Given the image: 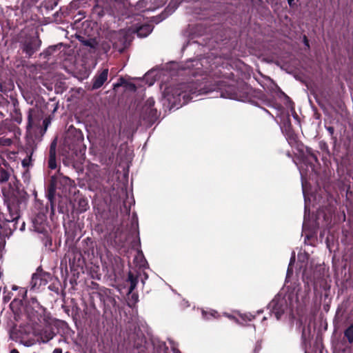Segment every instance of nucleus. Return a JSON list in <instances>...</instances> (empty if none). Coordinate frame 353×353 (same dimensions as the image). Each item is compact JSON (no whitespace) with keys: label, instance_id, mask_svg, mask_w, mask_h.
<instances>
[{"label":"nucleus","instance_id":"1","mask_svg":"<svg viewBox=\"0 0 353 353\" xmlns=\"http://www.w3.org/2000/svg\"><path fill=\"white\" fill-rule=\"evenodd\" d=\"M72 185L73 181L61 174L51 176L47 190V196L50 204L52 214L54 215L55 213V195L57 194L59 196H66Z\"/></svg>","mask_w":353,"mask_h":353},{"label":"nucleus","instance_id":"2","mask_svg":"<svg viewBox=\"0 0 353 353\" xmlns=\"http://www.w3.org/2000/svg\"><path fill=\"white\" fill-rule=\"evenodd\" d=\"M83 141L84 137L82 132L73 126H70L64 139V148L68 153L70 152L71 155L78 156L79 154L84 152L86 150Z\"/></svg>","mask_w":353,"mask_h":353},{"label":"nucleus","instance_id":"3","mask_svg":"<svg viewBox=\"0 0 353 353\" xmlns=\"http://www.w3.org/2000/svg\"><path fill=\"white\" fill-rule=\"evenodd\" d=\"M210 91V90H206L205 88H199L195 82L191 81L178 85L174 89L173 94L179 97V101H181V98H182L183 101L182 104L185 105L193 99V95L198 96L208 93Z\"/></svg>","mask_w":353,"mask_h":353},{"label":"nucleus","instance_id":"4","mask_svg":"<svg viewBox=\"0 0 353 353\" xmlns=\"http://www.w3.org/2000/svg\"><path fill=\"white\" fill-rule=\"evenodd\" d=\"M302 161L304 164L311 168L312 172L315 171L316 165H319L317 154L318 151H314L312 148L305 146L299 149Z\"/></svg>","mask_w":353,"mask_h":353},{"label":"nucleus","instance_id":"5","mask_svg":"<svg viewBox=\"0 0 353 353\" xmlns=\"http://www.w3.org/2000/svg\"><path fill=\"white\" fill-rule=\"evenodd\" d=\"M154 104L155 101L153 98H149L145 102L141 110V117L144 120H148L150 122H154L157 120L158 112L154 108Z\"/></svg>","mask_w":353,"mask_h":353},{"label":"nucleus","instance_id":"6","mask_svg":"<svg viewBox=\"0 0 353 353\" xmlns=\"http://www.w3.org/2000/svg\"><path fill=\"white\" fill-rule=\"evenodd\" d=\"M51 279V274L38 268L32 274L30 285L31 289H39L41 286L46 285Z\"/></svg>","mask_w":353,"mask_h":353},{"label":"nucleus","instance_id":"7","mask_svg":"<svg viewBox=\"0 0 353 353\" xmlns=\"http://www.w3.org/2000/svg\"><path fill=\"white\" fill-rule=\"evenodd\" d=\"M165 0H140L136 6L135 10L139 12L154 11L162 6Z\"/></svg>","mask_w":353,"mask_h":353},{"label":"nucleus","instance_id":"8","mask_svg":"<svg viewBox=\"0 0 353 353\" xmlns=\"http://www.w3.org/2000/svg\"><path fill=\"white\" fill-rule=\"evenodd\" d=\"M41 45V41L37 37H30L26 39L23 43L22 50L28 58L31 57L37 51L39 50Z\"/></svg>","mask_w":353,"mask_h":353},{"label":"nucleus","instance_id":"9","mask_svg":"<svg viewBox=\"0 0 353 353\" xmlns=\"http://www.w3.org/2000/svg\"><path fill=\"white\" fill-rule=\"evenodd\" d=\"M92 13L99 18H101L105 14H113V10L110 7V3L106 0H96V4L92 8Z\"/></svg>","mask_w":353,"mask_h":353},{"label":"nucleus","instance_id":"10","mask_svg":"<svg viewBox=\"0 0 353 353\" xmlns=\"http://www.w3.org/2000/svg\"><path fill=\"white\" fill-rule=\"evenodd\" d=\"M181 2V0H171L165 9L159 15L154 17L152 21L157 23L164 20L175 11Z\"/></svg>","mask_w":353,"mask_h":353},{"label":"nucleus","instance_id":"11","mask_svg":"<svg viewBox=\"0 0 353 353\" xmlns=\"http://www.w3.org/2000/svg\"><path fill=\"white\" fill-rule=\"evenodd\" d=\"M271 312L277 320L280 319L287 309L285 300H272L270 303Z\"/></svg>","mask_w":353,"mask_h":353},{"label":"nucleus","instance_id":"12","mask_svg":"<svg viewBox=\"0 0 353 353\" xmlns=\"http://www.w3.org/2000/svg\"><path fill=\"white\" fill-rule=\"evenodd\" d=\"M57 139L55 138L50 143L49 148L48 157V167L51 170H54L57 167Z\"/></svg>","mask_w":353,"mask_h":353},{"label":"nucleus","instance_id":"13","mask_svg":"<svg viewBox=\"0 0 353 353\" xmlns=\"http://www.w3.org/2000/svg\"><path fill=\"white\" fill-rule=\"evenodd\" d=\"M108 76V69L104 68L101 72L95 74L92 79V89L97 90L100 88L107 81Z\"/></svg>","mask_w":353,"mask_h":353},{"label":"nucleus","instance_id":"14","mask_svg":"<svg viewBox=\"0 0 353 353\" xmlns=\"http://www.w3.org/2000/svg\"><path fill=\"white\" fill-rule=\"evenodd\" d=\"M285 137L291 147L296 148L297 150L303 147V145L299 142L297 135L290 128L285 130Z\"/></svg>","mask_w":353,"mask_h":353},{"label":"nucleus","instance_id":"15","mask_svg":"<svg viewBox=\"0 0 353 353\" xmlns=\"http://www.w3.org/2000/svg\"><path fill=\"white\" fill-rule=\"evenodd\" d=\"M46 215L43 212L39 213L34 219L33 223L35 230L39 232L42 233L45 230L44 225L45 222L46 221Z\"/></svg>","mask_w":353,"mask_h":353},{"label":"nucleus","instance_id":"16","mask_svg":"<svg viewBox=\"0 0 353 353\" xmlns=\"http://www.w3.org/2000/svg\"><path fill=\"white\" fill-rule=\"evenodd\" d=\"M154 26L152 24L145 23L136 28L135 32L137 36L143 38L148 36L153 30Z\"/></svg>","mask_w":353,"mask_h":353},{"label":"nucleus","instance_id":"17","mask_svg":"<svg viewBox=\"0 0 353 353\" xmlns=\"http://www.w3.org/2000/svg\"><path fill=\"white\" fill-rule=\"evenodd\" d=\"M39 121V117L37 114V112L34 108H29L28 112V123H27V130L32 129L35 125L36 122Z\"/></svg>","mask_w":353,"mask_h":353},{"label":"nucleus","instance_id":"18","mask_svg":"<svg viewBox=\"0 0 353 353\" xmlns=\"http://www.w3.org/2000/svg\"><path fill=\"white\" fill-rule=\"evenodd\" d=\"M139 275L137 273L135 274L132 271H130L128 272L127 281L130 284L129 289H128L129 293H132L136 288L137 283L139 282Z\"/></svg>","mask_w":353,"mask_h":353},{"label":"nucleus","instance_id":"19","mask_svg":"<svg viewBox=\"0 0 353 353\" xmlns=\"http://www.w3.org/2000/svg\"><path fill=\"white\" fill-rule=\"evenodd\" d=\"M55 334L50 327L44 328L40 331V339L43 343H47L54 336Z\"/></svg>","mask_w":353,"mask_h":353},{"label":"nucleus","instance_id":"20","mask_svg":"<svg viewBox=\"0 0 353 353\" xmlns=\"http://www.w3.org/2000/svg\"><path fill=\"white\" fill-rule=\"evenodd\" d=\"M221 96L222 97L235 99L238 97V94L236 91V88L234 86L228 85L227 86L224 92L221 91Z\"/></svg>","mask_w":353,"mask_h":353},{"label":"nucleus","instance_id":"21","mask_svg":"<svg viewBox=\"0 0 353 353\" xmlns=\"http://www.w3.org/2000/svg\"><path fill=\"white\" fill-rule=\"evenodd\" d=\"M343 334V340H346L350 345L353 344V323L345 329Z\"/></svg>","mask_w":353,"mask_h":353},{"label":"nucleus","instance_id":"22","mask_svg":"<svg viewBox=\"0 0 353 353\" xmlns=\"http://www.w3.org/2000/svg\"><path fill=\"white\" fill-rule=\"evenodd\" d=\"M119 39L123 44V47L119 51L123 52L125 48H127L130 46L131 40L129 34L125 32L120 34Z\"/></svg>","mask_w":353,"mask_h":353},{"label":"nucleus","instance_id":"23","mask_svg":"<svg viewBox=\"0 0 353 353\" xmlns=\"http://www.w3.org/2000/svg\"><path fill=\"white\" fill-rule=\"evenodd\" d=\"M154 351L157 353H167L168 347L165 342H158L154 344Z\"/></svg>","mask_w":353,"mask_h":353},{"label":"nucleus","instance_id":"24","mask_svg":"<svg viewBox=\"0 0 353 353\" xmlns=\"http://www.w3.org/2000/svg\"><path fill=\"white\" fill-rule=\"evenodd\" d=\"M83 46L90 47L91 48H95L97 46V42L95 39H79Z\"/></svg>","mask_w":353,"mask_h":353},{"label":"nucleus","instance_id":"25","mask_svg":"<svg viewBox=\"0 0 353 353\" xmlns=\"http://www.w3.org/2000/svg\"><path fill=\"white\" fill-rule=\"evenodd\" d=\"M10 211V219H8V221H17V220L20 218L19 211L15 208L12 210L11 207H8Z\"/></svg>","mask_w":353,"mask_h":353},{"label":"nucleus","instance_id":"26","mask_svg":"<svg viewBox=\"0 0 353 353\" xmlns=\"http://www.w3.org/2000/svg\"><path fill=\"white\" fill-rule=\"evenodd\" d=\"M78 205L79 208V211L81 212H85L88 208V203L87 199L84 198H81L78 201Z\"/></svg>","mask_w":353,"mask_h":353},{"label":"nucleus","instance_id":"27","mask_svg":"<svg viewBox=\"0 0 353 353\" xmlns=\"http://www.w3.org/2000/svg\"><path fill=\"white\" fill-rule=\"evenodd\" d=\"M10 174L9 172L3 168H1L0 170V181L3 183L6 182L9 180Z\"/></svg>","mask_w":353,"mask_h":353},{"label":"nucleus","instance_id":"28","mask_svg":"<svg viewBox=\"0 0 353 353\" xmlns=\"http://www.w3.org/2000/svg\"><path fill=\"white\" fill-rule=\"evenodd\" d=\"M30 307H27V313H28V317L31 321L36 323L37 320L38 321L39 320V314H37V311H36L35 312L34 311L30 312Z\"/></svg>","mask_w":353,"mask_h":353},{"label":"nucleus","instance_id":"29","mask_svg":"<svg viewBox=\"0 0 353 353\" xmlns=\"http://www.w3.org/2000/svg\"><path fill=\"white\" fill-rule=\"evenodd\" d=\"M57 50V46H52L48 47L46 50H45L41 55L43 56L44 58H47L48 57L50 56L54 52Z\"/></svg>","mask_w":353,"mask_h":353},{"label":"nucleus","instance_id":"30","mask_svg":"<svg viewBox=\"0 0 353 353\" xmlns=\"http://www.w3.org/2000/svg\"><path fill=\"white\" fill-rule=\"evenodd\" d=\"M12 119L17 123H21L22 121V114L19 110L15 109L14 114L12 115Z\"/></svg>","mask_w":353,"mask_h":353},{"label":"nucleus","instance_id":"31","mask_svg":"<svg viewBox=\"0 0 353 353\" xmlns=\"http://www.w3.org/2000/svg\"><path fill=\"white\" fill-rule=\"evenodd\" d=\"M30 304H31L32 310H34V308L41 309L42 306L40 305L36 297H32L30 300Z\"/></svg>","mask_w":353,"mask_h":353},{"label":"nucleus","instance_id":"32","mask_svg":"<svg viewBox=\"0 0 353 353\" xmlns=\"http://www.w3.org/2000/svg\"><path fill=\"white\" fill-rule=\"evenodd\" d=\"M327 131L329 132L330 135L331 136L332 139L333 140L334 143H335L336 142L337 138L335 137L334 134V128L333 126H327L325 127Z\"/></svg>","mask_w":353,"mask_h":353},{"label":"nucleus","instance_id":"33","mask_svg":"<svg viewBox=\"0 0 353 353\" xmlns=\"http://www.w3.org/2000/svg\"><path fill=\"white\" fill-rule=\"evenodd\" d=\"M114 134H112L110 139L112 145H117L118 143L120 136V132L117 134L115 130H114Z\"/></svg>","mask_w":353,"mask_h":353},{"label":"nucleus","instance_id":"34","mask_svg":"<svg viewBox=\"0 0 353 353\" xmlns=\"http://www.w3.org/2000/svg\"><path fill=\"white\" fill-rule=\"evenodd\" d=\"M51 117L50 116H49L48 117L46 118L43 121V132H45L48 128V126L49 124H50L51 123Z\"/></svg>","mask_w":353,"mask_h":353},{"label":"nucleus","instance_id":"35","mask_svg":"<svg viewBox=\"0 0 353 353\" xmlns=\"http://www.w3.org/2000/svg\"><path fill=\"white\" fill-rule=\"evenodd\" d=\"M126 83H127V81L125 80V79L123 77H121L119 79V82L114 85V88H117V87H119L121 85L125 86Z\"/></svg>","mask_w":353,"mask_h":353},{"label":"nucleus","instance_id":"36","mask_svg":"<svg viewBox=\"0 0 353 353\" xmlns=\"http://www.w3.org/2000/svg\"><path fill=\"white\" fill-rule=\"evenodd\" d=\"M125 87L131 91H136L137 90V87L135 84L133 83L127 82L125 84Z\"/></svg>","mask_w":353,"mask_h":353},{"label":"nucleus","instance_id":"37","mask_svg":"<svg viewBox=\"0 0 353 353\" xmlns=\"http://www.w3.org/2000/svg\"><path fill=\"white\" fill-rule=\"evenodd\" d=\"M106 301L110 302V303H111L113 306H114L117 303L115 299L111 296H107Z\"/></svg>","mask_w":353,"mask_h":353},{"label":"nucleus","instance_id":"38","mask_svg":"<svg viewBox=\"0 0 353 353\" xmlns=\"http://www.w3.org/2000/svg\"><path fill=\"white\" fill-rule=\"evenodd\" d=\"M303 41L304 45H305L307 48H310V43H309V40H308L307 37L305 35H304V36H303Z\"/></svg>","mask_w":353,"mask_h":353},{"label":"nucleus","instance_id":"39","mask_svg":"<svg viewBox=\"0 0 353 353\" xmlns=\"http://www.w3.org/2000/svg\"><path fill=\"white\" fill-rule=\"evenodd\" d=\"M302 339L303 341H306V335H305V326L303 327L302 329Z\"/></svg>","mask_w":353,"mask_h":353},{"label":"nucleus","instance_id":"40","mask_svg":"<svg viewBox=\"0 0 353 353\" xmlns=\"http://www.w3.org/2000/svg\"><path fill=\"white\" fill-rule=\"evenodd\" d=\"M287 1H288V3L290 7L292 8L294 6V5H295L294 0H287Z\"/></svg>","mask_w":353,"mask_h":353},{"label":"nucleus","instance_id":"41","mask_svg":"<svg viewBox=\"0 0 353 353\" xmlns=\"http://www.w3.org/2000/svg\"><path fill=\"white\" fill-rule=\"evenodd\" d=\"M52 353H62V349L59 347L55 348Z\"/></svg>","mask_w":353,"mask_h":353},{"label":"nucleus","instance_id":"42","mask_svg":"<svg viewBox=\"0 0 353 353\" xmlns=\"http://www.w3.org/2000/svg\"><path fill=\"white\" fill-rule=\"evenodd\" d=\"M49 243L50 245L52 244V239L51 238H49V237H47L46 238V245H47V243Z\"/></svg>","mask_w":353,"mask_h":353},{"label":"nucleus","instance_id":"43","mask_svg":"<svg viewBox=\"0 0 353 353\" xmlns=\"http://www.w3.org/2000/svg\"><path fill=\"white\" fill-rule=\"evenodd\" d=\"M58 211H59V213H63L64 212L63 207H61L60 205L58 206Z\"/></svg>","mask_w":353,"mask_h":353},{"label":"nucleus","instance_id":"44","mask_svg":"<svg viewBox=\"0 0 353 353\" xmlns=\"http://www.w3.org/2000/svg\"><path fill=\"white\" fill-rule=\"evenodd\" d=\"M172 351L174 353H181V352L178 349H176L175 347H172Z\"/></svg>","mask_w":353,"mask_h":353},{"label":"nucleus","instance_id":"45","mask_svg":"<svg viewBox=\"0 0 353 353\" xmlns=\"http://www.w3.org/2000/svg\"><path fill=\"white\" fill-rule=\"evenodd\" d=\"M10 353H19V352L18 351V350L17 349H12L11 351H10Z\"/></svg>","mask_w":353,"mask_h":353},{"label":"nucleus","instance_id":"46","mask_svg":"<svg viewBox=\"0 0 353 353\" xmlns=\"http://www.w3.org/2000/svg\"><path fill=\"white\" fill-rule=\"evenodd\" d=\"M223 82H222V81L219 82V83L217 85V86L219 87L218 88L219 89H221L220 86H223Z\"/></svg>","mask_w":353,"mask_h":353},{"label":"nucleus","instance_id":"47","mask_svg":"<svg viewBox=\"0 0 353 353\" xmlns=\"http://www.w3.org/2000/svg\"><path fill=\"white\" fill-rule=\"evenodd\" d=\"M132 299H135L136 300H137V299H138V296H137V295H136V294H133L132 295Z\"/></svg>","mask_w":353,"mask_h":353},{"label":"nucleus","instance_id":"48","mask_svg":"<svg viewBox=\"0 0 353 353\" xmlns=\"http://www.w3.org/2000/svg\"><path fill=\"white\" fill-rule=\"evenodd\" d=\"M254 316H252V315H250V316H249V317H248V321H252V320L254 319Z\"/></svg>","mask_w":353,"mask_h":353},{"label":"nucleus","instance_id":"49","mask_svg":"<svg viewBox=\"0 0 353 353\" xmlns=\"http://www.w3.org/2000/svg\"><path fill=\"white\" fill-rule=\"evenodd\" d=\"M57 108H58V104L57 103V104L55 105V106H54V109H53V111H52V112H54L55 111H57Z\"/></svg>","mask_w":353,"mask_h":353},{"label":"nucleus","instance_id":"50","mask_svg":"<svg viewBox=\"0 0 353 353\" xmlns=\"http://www.w3.org/2000/svg\"><path fill=\"white\" fill-rule=\"evenodd\" d=\"M2 145V139L0 138V145Z\"/></svg>","mask_w":353,"mask_h":353},{"label":"nucleus","instance_id":"51","mask_svg":"<svg viewBox=\"0 0 353 353\" xmlns=\"http://www.w3.org/2000/svg\"><path fill=\"white\" fill-rule=\"evenodd\" d=\"M65 353H69V352H65Z\"/></svg>","mask_w":353,"mask_h":353}]
</instances>
